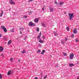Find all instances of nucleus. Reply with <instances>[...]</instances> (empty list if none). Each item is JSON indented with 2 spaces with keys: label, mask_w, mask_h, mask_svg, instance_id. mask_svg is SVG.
Returning a JSON list of instances; mask_svg holds the SVG:
<instances>
[{
  "label": "nucleus",
  "mask_w": 79,
  "mask_h": 79,
  "mask_svg": "<svg viewBox=\"0 0 79 79\" xmlns=\"http://www.w3.org/2000/svg\"><path fill=\"white\" fill-rule=\"evenodd\" d=\"M69 16V20H70L72 19V18H73L74 16V14L72 13H69L68 14Z\"/></svg>",
  "instance_id": "obj_1"
},
{
  "label": "nucleus",
  "mask_w": 79,
  "mask_h": 79,
  "mask_svg": "<svg viewBox=\"0 0 79 79\" xmlns=\"http://www.w3.org/2000/svg\"><path fill=\"white\" fill-rule=\"evenodd\" d=\"M29 26H35V24L34 23H32V22H29Z\"/></svg>",
  "instance_id": "obj_2"
},
{
  "label": "nucleus",
  "mask_w": 79,
  "mask_h": 79,
  "mask_svg": "<svg viewBox=\"0 0 79 79\" xmlns=\"http://www.w3.org/2000/svg\"><path fill=\"white\" fill-rule=\"evenodd\" d=\"M69 57L70 59L71 60H73V58H74V54H70Z\"/></svg>",
  "instance_id": "obj_3"
},
{
  "label": "nucleus",
  "mask_w": 79,
  "mask_h": 79,
  "mask_svg": "<svg viewBox=\"0 0 79 79\" xmlns=\"http://www.w3.org/2000/svg\"><path fill=\"white\" fill-rule=\"evenodd\" d=\"M35 23H37L39 21V18L35 19L34 20Z\"/></svg>",
  "instance_id": "obj_4"
},
{
  "label": "nucleus",
  "mask_w": 79,
  "mask_h": 79,
  "mask_svg": "<svg viewBox=\"0 0 79 79\" xmlns=\"http://www.w3.org/2000/svg\"><path fill=\"white\" fill-rule=\"evenodd\" d=\"M73 34H77V29H75L73 31Z\"/></svg>",
  "instance_id": "obj_5"
},
{
  "label": "nucleus",
  "mask_w": 79,
  "mask_h": 79,
  "mask_svg": "<svg viewBox=\"0 0 79 79\" xmlns=\"http://www.w3.org/2000/svg\"><path fill=\"white\" fill-rule=\"evenodd\" d=\"M3 47L1 46L0 47V52H2L3 51Z\"/></svg>",
  "instance_id": "obj_6"
},
{
  "label": "nucleus",
  "mask_w": 79,
  "mask_h": 79,
  "mask_svg": "<svg viewBox=\"0 0 79 79\" xmlns=\"http://www.w3.org/2000/svg\"><path fill=\"white\" fill-rule=\"evenodd\" d=\"M42 33L41 32H40V34L38 36L37 38L39 39V38H40V37H41V34Z\"/></svg>",
  "instance_id": "obj_7"
},
{
  "label": "nucleus",
  "mask_w": 79,
  "mask_h": 79,
  "mask_svg": "<svg viewBox=\"0 0 79 79\" xmlns=\"http://www.w3.org/2000/svg\"><path fill=\"white\" fill-rule=\"evenodd\" d=\"M74 64H69V66L70 67H72V66H74Z\"/></svg>",
  "instance_id": "obj_8"
},
{
  "label": "nucleus",
  "mask_w": 79,
  "mask_h": 79,
  "mask_svg": "<svg viewBox=\"0 0 79 79\" xmlns=\"http://www.w3.org/2000/svg\"><path fill=\"white\" fill-rule=\"evenodd\" d=\"M10 3L12 5H15V3L14 2L10 1Z\"/></svg>",
  "instance_id": "obj_9"
},
{
  "label": "nucleus",
  "mask_w": 79,
  "mask_h": 79,
  "mask_svg": "<svg viewBox=\"0 0 79 79\" xmlns=\"http://www.w3.org/2000/svg\"><path fill=\"white\" fill-rule=\"evenodd\" d=\"M3 14V11H2L1 13L0 14V17H2Z\"/></svg>",
  "instance_id": "obj_10"
},
{
  "label": "nucleus",
  "mask_w": 79,
  "mask_h": 79,
  "mask_svg": "<svg viewBox=\"0 0 79 79\" xmlns=\"http://www.w3.org/2000/svg\"><path fill=\"white\" fill-rule=\"evenodd\" d=\"M39 42H40V43H41V44H43V43L44 42V41H43V40H39Z\"/></svg>",
  "instance_id": "obj_11"
},
{
  "label": "nucleus",
  "mask_w": 79,
  "mask_h": 79,
  "mask_svg": "<svg viewBox=\"0 0 79 79\" xmlns=\"http://www.w3.org/2000/svg\"><path fill=\"white\" fill-rule=\"evenodd\" d=\"M54 3H55V4H56L57 5H60V3L57 2L56 1H55Z\"/></svg>",
  "instance_id": "obj_12"
},
{
  "label": "nucleus",
  "mask_w": 79,
  "mask_h": 79,
  "mask_svg": "<svg viewBox=\"0 0 79 79\" xmlns=\"http://www.w3.org/2000/svg\"><path fill=\"white\" fill-rule=\"evenodd\" d=\"M10 74H11V70H9L7 73V75L10 76Z\"/></svg>",
  "instance_id": "obj_13"
},
{
  "label": "nucleus",
  "mask_w": 79,
  "mask_h": 79,
  "mask_svg": "<svg viewBox=\"0 0 79 79\" xmlns=\"http://www.w3.org/2000/svg\"><path fill=\"white\" fill-rule=\"evenodd\" d=\"M41 24L42 26H43V27H46V26H45V24H44V23H42Z\"/></svg>",
  "instance_id": "obj_14"
},
{
  "label": "nucleus",
  "mask_w": 79,
  "mask_h": 79,
  "mask_svg": "<svg viewBox=\"0 0 79 79\" xmlns=\"http://www.w3.org/2000/svg\"><path fill=\"white\" fill-rule=\"evenodd\" d=\"M49 9H50V10L51 11V12H53V8H50Z\"/></svg>",
  "instance_id": "obj_15"
},
{
  "label": "nucleus",
  "mask_w": 79,
  "mask_h": 79,
  "mask_svg": "<svg viewBox=\"0 0 79 79\" xmlns=\"http://www.w3.org/2000/svg\"><path fill=\"white\" fill-rule=\"evenodd\" d=\"M63 54L65 56H67V54L64 52H63Z\"/></svg>",
  "instance_id": "obj_16"
},
{
  "label": "nucleus",
  "mask_w": 79,
  "mask_h": 79,
  "mask_svg": "<svg viewBox=\"0 0 79 79\" xmlns=\"http://www.w3.org/2000/svg\"><path fill=\"white\" fill-rule=\"evenodd\" d=\"M3 30L5 32H7V30H6V28H5Z\"/></svg>",
  "instance_id": "obj_17"
},
{
  "label": "nucleus",
  "mask_w": 79,
  "mask_h": 79,
  "mask_svg": "<svg viewBox=\"0 0 79 79\" xmlns=\"http://www.w3.org/2000/svg\"><path fill=\"white\" fill-rule=\"evenodd\" d=\"M1 28L3 30L4 29H5V27H4V26H2L1 27Z\"/></svg>",
  "instance_id": "obj_18"
},
{
  "label": "nucleus",
  "mask_w": 79,
  "mask_h": 79,
  "mask_svg": "<svg viewBox=\"0 0 79 79\" xmlns=\"http://www.w3.org/2000/svg\"><path fill=\"white\" fill-rule=\"evenodd\" d=\"M66 29L67 31H69V28L68 27H67L66 28Z\"/></svg>",
  "instance_id": "obj_19"
},
{
  "label": "nucleus",
  "mask_w": 79,
  "mask_h": 79,
  "mask_svg": "<svg viewBox=\"0 0 79 79\" xmlns=\"http://www.w3.org/2000/svg\"><path fill=\"white\" fill-rule=\"evenodd\" d=\"M11 40H10L8 42L7 44L8 45H10V44H11Z\"/></svg>",
  "instance_id": "obj_20"
},
{
  "label": "nucleus",
  "mask_w": 79,
  "mask_h": 79,
  "mask_svg": "<svg viewBox=\"0 0 79 79\" xmlns=\"http://www.w3.org/2000/svg\"><path fill=\"white\" fill-rule=\"evenodd\" d=\"M64 3V2H60V5H62Z\"/></svg>",
  "instance_id": "obj_21"
},
{
  "label": "nucleus",
  "mask_w": 79,
  "mask_h": 79,
  "mask_svg": "<svg viewBox=\"0 0 79 79\" xmlns=\"http://www.w3.org/2000/svg\"><path fill=\"white\" fill-rule=\"evenodd\" d=\"M26 52V50H23V51L22 52V53H25Z\"/></svg>",
  "instance_id": "obj_22"
},
{
  "label": "nucleus",
  "mask_w": 79,
  "mask_h": 79,
  "mask_svg": "<svg viewBox=\"0 0 79 79\" xmlns=\"http://www.w3.org/2000/svg\"><path fill=\"white\" fill-rule=\"evenodd\" d=\"M47 77V75H46L44 77V79H46Z\"/></svg>",
  "instance_id": "obj_23"
},
{
  "label": "nucleus",
  "mask_w": 79,
  "mask_h": 79,
  "mask_svg": "<svg viewBox=\"0 0 79 79\" xmlns=\"http://www.w3.org/2000/svg\"><path fill=\"white\" fill-rule=\"evenodd\" d=\"M0 79H2V75L1 74H0Z\"/></svg>",
  "instance_id": "obj_24"
},
{
  "label": "nucleus",
  "mask_w": 79,
  "mask_h": 79,
  "mask_svg": "<svg viewBox=\"0 0 79 79\" xmlns=\"http://www.w3.org/2000/svg\"><path fill=\"white\" fill-rule=\"evenodd\" d=\"M61 43L62 44H64V41H62Z\"/></svg>",
  "instance_id": "obj_25"
},
{
  "label": "nucleus",
  "mask_w": 79,
  "mask_h": 79,
  "mask_svg": "<svg viewBox=\"0 0 79 79\" xmlns=\"http://www.w3.org/2000/svg\"><path fill=\"white\" fill-rule=\"evenodd\" d=\"M24 29H23V28H20V31H23Z\"/></svg>",
  "instance_id": "obj_26"
},
{
  "label": "nucleus",
  "mask_w": 79,
  "mask_h": 79,
  "mask_svg": "<svg viewBox=\"0 0 79 79\" xmlns=\"http://www.w3.org/2000/svg\"><path fill=\"white\" fill-rule=\"evenodd\" d=\"M74 34H72L71 35V37H72V38H73L74 37Z\"/></svg>",
  "instance_id": "obj_27"
},
{
  "label": "nucleus",
  "mask_w": 79,
  "mask_h": 79,
  "mask_svg": "<svg viewBox=\"0 0 79 79\" xmlns=\"http://www.w3.org/2000/svg\"><path fill=\"white\" fill-rule=\"evenodd\" d=\"M11 32H14V30H13V29H11Z\"/></svg>",
  "instance_id": "obj_28"
},
{
  "label": "nucleus",
  "mask_w": 79,
  "mask_h": 79,
  "mask_svg": "<svg viewBox=\"0 0 79 79\" xmlns=\"http://www.w3.org/2000/svg\"><path fill=\"white\" fill-rule=\"evenodd\" d=\"M10 61L12 62L13 61V58H11L10 59Z\"/></svg>",
  "instance_id": "obj_29"
},
{
  "label": "nucleus",
  "mask_w": 79,
  "mask_h": 79,
  "mask_svg": "<svg viewBox=\"0 0 79 79\" xmlns=\"http://www.w3.org/2000/svg\"><path fill=\"white\" fill-rule=\"evenodd\" d=\"M41 51L40 50H39L38 51H37V53H40Z\"/></svg>",
  "instance_id": "obj_30"
},
{
  "label": "nucleus",
  "mask_w": 79,
  "mask_h": 79,
  "mask_svg": "<svg viewBox=\"0 0 79 79\" xmlns=\"http://www.w3.org/2000/svg\"><path fill=\"white\" fill-rule=\"evenodd\" d=\"M54 35H55L56 36L58 35V34H57V33H54Z\"/></svg>",
  "instance_id": "obj_31"
},
{
  "label": "nucleus",
  "mask_w": 79,
  "mask_h": 79,
  "mask_svg": "<svg viewBox=\"0 0 79 79\" xmlns=\"http://www.w3.org/2000/svg\"><path fill=\"white\" fill-rule=\"evenodd\" d=\"M79 42V40H76V42Z\"/></svg>",
  "instance_id": "obj_32"
},
{
  "label": "nucleus",
  "mask_w": 79,
  "mask_h": 79,
  "mask_svg": "<svg viewBox=\"0 0 79 79\" xmlns=\"http://www.w3.org/2000/svg\"><path fill=\"white\" fill-rule=\"evenodd\" d=\"M42 10L43 11H44V8H43L42 9Z\"/></svg>",
  "instance_id": "obj_33"
},
{
  "label": "nucleus",
  "mask_w": 79,
  "mask_h": 79,
  "mask_svg": "<svg viewBox=\"0 0 79 79\" xmlns=\"http://www.w3.org/2000/svg\"><path fill=\"white\" fill-rule=\"evenodd\" d=\"M37 31H39V28H37Z\"/></svg>",
  "instance_id": "obj_34"
},
{
  "label": "nucleus",
  "mask_w": 79,
  "mask_h": 79,
  "mask_svg": "<svg viewBox=\"0 0 79 79\" xmlns=\"http://www.w3.org/2000/svg\"><path fill=\"white\" fill-rule=\"evenodd\" d=\"M42 52H43V53H45V50H43V51Z\"/></svg>",
  "instance_id": "obj_35"
},
{
  "label": "nucleus",
  "mask_w": 79,
  "mask_h": 79,
  "mask_svg": "<svg viewBox=\"0 0 79 79\" xmlns=\"http://www.w3.org/2000/svg\"><path fill=\"white\" fill-rule=\"evenodd\" d=\"M67 40H68V38H65V41H67Z\"/></svg>",
  "instance_id": "obj_36"
},
{
  "label": "nucleus",
  "mask_w": 79,
  "mask_h": 79,
  "mask_svg": "<svg viewBox=\"0 0 79 79\" xmlns=\"http://www.w3.org/2000/svg\"><path fill=\"white\" fill-rule=\"evenodd\" d=\"M44 52H43L42 51V52H41V54H43V55H44Z\"/></svg>",
  "instance_id": "obj_37"
},
{
  "label": "nucleus",
  "mask_w": 79,
  "mask_h": 79,
  "mask_svg": "<svg viewBox=\"0 0 79 79\" xmlns=\"http://www.w3.org/2000/svg\"><path fill=\"white\" fill-rule=\"evenodd\" d=\"M1 56H2L3 57H4V56H3V55L2 54H1Z\"/></svg>",
  "instance_id": "obj_38"
},
{
  "label": "nucleus",
  "mask_w": 79,
  "mask_h": 79,
  "mask_svg": "<svg viewBox=\"0 0 79 79\" xmlns=\"http://www.w3.org/2000/svg\"><path fill=\"white\" fill-rule=\"evenodd\" d=\"M24 18H27V16H25Z\"/></svg>",
  "instance_id": "obj_39"
},
{
  "label": "nucleus",
  "mask_w": 79,
  "mask_h": 79,
  "mask_svg": "<svg viewBox=\"0 0 79 79\" xmlns=\"http://www.w3.org/2000/svg\"><path fill=\"white\" fill-rule=\"evenodd\" d=\"M23 39H24V40H26V38L24 37V38H23Z\"/></svg>",
  "instance_id": "obj_40"
},
{
  "label": "nucleus",
  "mask_w": 79,
  "mask_h": 79,
  "mask_svg": "<svg viewBox=\"0 0 79 79\" xmlns=\"http://www.w3.org/2000/svg\"><path fill=\"white\" fill-rule=\"evenodd\" d=\"M28 13H32V12L31 11H28Z\"/></svg>",
  "instance_id": "obj_41"
},
{
  "label": "nucleus",
  "mask_w": 79,
  "mask_h": 79,
  "mask_svg": "<svg viewBox=\"0 0 79 79\" xmlns=\"http://www.w3.org/2000/svg\"><path fill=\"white\" fill-rule=\"evenodd\" d=\"M22 32H21V31H20V34H22Z\"/></svg>",
  "instance_id": "obj_42"
},
{
  "label": "nucleus",
  "mask_w": 79,
  "mask_h": 79,
  "mask_svg": "<svg viewBox=\"0 0 79 79\" xmlns=\"http://www.w3.org/2000/svg\"><path fill=\"white\" fill-rule=\"evenodd\" d=\"M35 79H38V77H35Z\"/></svg>",
  "instance_id": "obj_43"
},
{
  "label": "nucleus",
  "mask_w": 79,
  "mask_h": 79,
  "mask_svg": "<svg viewBox=\"0 0 79 79\" xmlns=\"http://www.w3.org/2000/svg\"><path fill=\"white\" fill-rule=\"evenodd\" d=\"M77 79H79V76L77 77Z\"/></svg>",
  "instance_id": "obj_44"
},
{
  "label": "nucleus",
  "mask_w": 79,
  "mask_h": 79,
  "mask_svg": "<svg viewBox=\"0 0 79 79\" xmlns=\"http://www.w3.org/2000/svg\"><path fill=\"white\" fill-rule=\"evenodd\" d=\"M2 37V35L0 33V37Z\"/></svg>",
  "instance_id": "obj_45"
},
{
  "label": "nucleus",
  "mask_w": 79,
  "mask_h": 79,
  "mask_svg": "<svg viewBox=\"0 0 79 79\" xmlns=\"http://www.w3.org/2000/svg\"><path fill=\"white\" fill-rule=\"evenodd\" d=\"M18 61H19V62H20V61H21V60H18Z\"/></svg>",
  "instance_id": "obj_46"
},
{
  "label": "nucleus",
  "mask_w": 79,
  "mask_h": 79,
  "mask_svg": "<svg viewBox=\"0 0 79 79\" xmlns=\"http://www.w3.org/2000/svg\"><path fill=\"white\" fill-rule=\"evenodd\" d=\"M13 1V0H10V2H12Z\"/></svg>",
  "instance_id": "obj_47"
},
{
  "label": "nucleus",
  "mask_w": 79,
  "mask_h": 79,
  "mask_svg": "<svg viewBox=\"0 0 79 79\" xmlns=\"http://www.w3.org/2000/svg\"><path fill=\"white\" fill-rule=\"evenodd\" d=\"M43 38H44V37H45V36L43 35Z\"/></svg>",
  "instance_id": "obj_48"
},
{
  "label": "nucleus",
  "mask_w": 79,
  "mask_h": 79,
  "mask_svg": "<svg viewBox=\"0 0 79 79\" xmlns=\"http://www.w3.org/2000/svg\"><path fill=\"white\" fill-rule=\"evenodd\" d=\"M32 0H30V1H32Z\"/></svg>",
  "instance_id": "obj_49"
},
{
  "label": "nucleus",
  "mask_w": 79,
  "mask_h": 79,
  "mask_svg": "<svg viewBox=\"0 0 79 79\" xmlns=\"http://www.w3.org/2000/svg\"><path fill=\"white\" fill-rule=\"evenodd\" d=\"M64 14H66V12H64Z\"/></svg>",
  "instance_id": "obj_50"
},
{
  "label": "nucleus",
  "mask_w": 79,
  "mask_h": 79,
  "mask_svg": "<svg viewBox=\"0 0 79 79\" xmlns=\"http://www.w3.org/2000/svg\"><path fill=\"white\" fill-rule=\"evenodd\" d=\"M21 36L22 37H23V35H21Z\"/></svg>",
  "instance_id": "obj_51"
},
{
  "label": "nucleus",
  "mask_w": 79,
  "mask_h": 79,
  "mask_svg": "<svg viewBox=\"0 0 79 79\" xmlns=\"http://www.w3.org/2000/svg\"><path fill=\"white\" fill-rule=\"evenodd\" d=\"M29 15H30V14H29Z\"/></svg>",
  "instance_id": "obj_52"
}]
</instances>
